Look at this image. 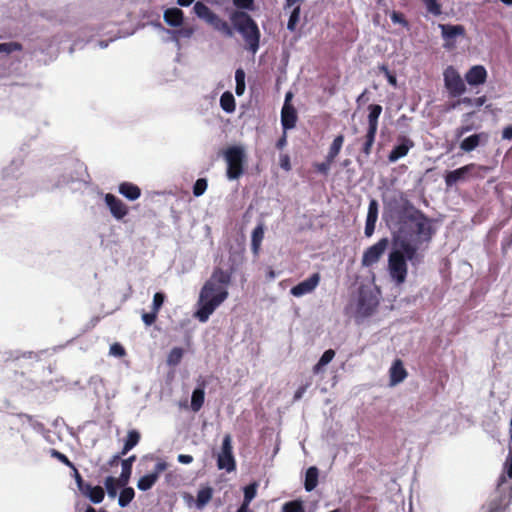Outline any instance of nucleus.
<instances>
[{"instance_id":"1","label":"nucleus","mask_w":512,"mask_h":512,"mask_svg":"<svg viewBox=\"0 0 512 512\" xmlns=\"http://www.w3.org/2000/svg\"><path fill=\"white\" fill-rule=\"evenodd\" d=\"M382 220L391 232L387 271L391 281L400 286L408 275V263L417 267L423 261L419 252L436 234V220L415 206L400 190L388 191L382 196Z\"/></svg>"},{"instance_id":"2","label":"nucleus","mask_w":512,"mask_h":512,"mask_svg":"<svg viewBox=\"0 0 512 512\" xmlns=\"http://www.w3.org/2000/svg\"><path fill=\"white\" fill-rule=\"evenodd\" d=\"M194 15L210 25L215 31L226 38H233L237 32L245 42V49L256 54L260 48L261 32L258 23L252 16L230 18L229 22L222 19L204 2H196L192 8Z\"/></svg>"},{"instance_id":"3","label":"nucleus","mask_w":512,"mask_h":512,"mask_svg":"<svg viewBox=\"0 0 512 512\" xmlns=\"http://www.w3.org/2000/svg\"><path fill=\"white\" fill-rule=\"evenodd\" d=\"M228 296V288L205 282L199 293L194 313L195 318L201 323L207 322Z\"/></svg>"},{"instance_id":"4","label":"nucleus","mask_w":512,"mask_h":512,"mask_svg":"<svg viewBox=\"0 0 512 512\" xmlns=\"http://www.w3.org/2000/svg\"><path fill=\"white\" fill-rule=\"evenodd\" d=\"M53 175L54 183L51 189H60L83 181V174L86 172L84 164L75 159H66L61 167L55 169Z\"/></svg>"},{"instance_id":"5","label":"nucleus","mask_w":512,"mask_h":512,"mask_svg":"<svg viewBox=\"0 0 512 512\" xmlns=\"http://www.w3.org/2000/svg\"><path fill=\"white\" fill-rule=\"evenodd\" d=\"M226 162V177L230 181L238 180L245 171L247 155L245 148L240 144L229 145L223 150Z\"/></svg>"},{"instance_id":"6","label":"nucleus","mask_w":512,"mask_h":512,"mask_svg":"<svg viewBox=\"0 0 512 512\" xmlns=\"http://www.w3.org/2000/svg\"><path fill=\"white\" fill-rule=\"evenodd\" d=\"M443 82L450 98H459L467 91L465 79L461 77L460 73L452 65L445 68Z\"/></svg>"},{"instance_id":"7","label":"nucleus","mask_w":512,"mask_h":512,"mask_svg":"<svg viewBox=\"0 0 512 512\" xmlns=\"http://www.w3.org/2000/svg\"><path fill=\"white\" fill-rule=\"evenodd\" d=\"M216 465L219 470H225L227 473L234 472L237 468L232 436L229 433L223 436L220 451L216 454Z\"/></svg>"},{"instance_id":"8","label":"nucleus","mask_w":512,"mask_h":512,"mask_svg":"<svg viewBox=\"0 0 512 512\" xmlns=\"http://www.w3.org/2000/svg\"><path fill=\"white\" fill-rule=\"evenodd\" d=\"M390 244L391 240L388 237H382L375 244L366 248L362 255L361 265L363 267H370L376 264L384 255Z\"/></svg>"},{"instance_id":"9","label":"nucleus","mask_w":512,"mask_h":512,"mask_svg":"<svg viewBox=\"0 0 512 512\" xmlns=\"http://www.w3.org/2000/svg\"><path fill=\"white\" fill-rule=\"evenodd\" d=\"M378 304L379 300L372 290L360 289L357 301V311L360 315L363 317L371 316Z\"/></svg>"},{"instance_id":"10","label":"nucleus","mask_w":512,"mask_h":512,"mask_svg":"<svg viewBox=\"0 0 512 512\" xmlns=\"http://www.w3.org/2000/svg\"><path fill=\"white\" fill-rule=\"evenodd\" d=\"M438 28L441 31V37L445 41L443 47L445 49H451L456 44L458 37L464 36L466 29L462 24H451L443 23L438 24Z\"/></svg>"},{"instance_id":"11","label":"nucleus","mask_w":512,"mask_h":512,"mask_svg":"<svg viewBox=\"0 0 512 512\" xmlns=\"http://www.w3.org/2000/svg\"><path fill=\"white\" fill-rule=\"evenodd\" d=\"M489 133L478 132L469 136L461 138L459 141V148L466 153H470L478 147H484L489 142Z\"/></svg>"},{"instance_id":"12","label":"nucleus","mask_w":512,"mask_h":512,"mask_svg":"<svg viewBox=\"0 0 512 512\" xmlns=\"http://www.w3.org/2000/svg\"><path fill=\"white\" fill-rule=\"evenodd\" d=\"M104 203L112 217L117 221L123 220L128 215L129 210L127 205L116 195L112 193L104 194Z\"/></svg>"},{"instance_id":"13","label":"nucleus","mask_w":512,"mask_h":512,"mask_svg":"<svg viewBox=\"0 0 512 512\" xmlns=\"http://www.w3.org/2000/svg\"><path fill=\"white\" fill-rule=\"evenodd\" d=\"M321 276L318 272L312 273L306 279L300 281L290 289V294L294 297H302L312 293L319 285Z\"/></svg>"},{"instance_id":"14","label":"nucleus","mask_w":512,"mask_h":512,"mask_svg":"<svg viewBox=\"0 0 512 512\" xmlns=\"http://www.w3.org/2000/svg\"><path fill=\"white\" fill-rule=\"evenodd\" d=\"M413 147L414 142L409 137L405 135L399 136L387 156L388 161L390 163L397 162L399 159L405 157Z\"/></svg>"},{"instance_id":"15","label":"nucleus","mask_w":512,"mask_h":512,"mask_svg":"<svg viewBox=\"0 0 512 512\" xmlns=\"http://www.w3.org/2000/svg\"><path fill=\"white\" fill-rule=\"evenodd\" d=\"M233 9L226 8L228 18L251 16L250 12L256 10L255 0H231Z\"/></svg>"},{"instance_id":"16","label":"nucleus","mask_w":512,"mask_h":512,"mask_svg":"<svg viewBox=\"0 0 512 512\" xmlns=\"http://www.w3.org/2000/svg\"><path fill=\"white\" fill-rule=\"evenodd\" d=\"M379 216V202L375 198H371L368 204V210L365 220L364 235L367 238L373 236L376 228V223Z\"/></svg>"},{"instance_id":"17","label":"nucleus","mask_w":512,"mask_h":512,"mask_svg":"<svg viewBox=\"0 0 512 512\" xmlns=\"http://www.w3.org/2000/svg\"><path fill=\"white\" fill-rule=\"evenodd\" d=\"M476 168L473 165H464L459 168L448 170L444 174V181L447 188H451L460 181H464L471 175V170Z\"/></svg>"},{"instance_id":"18","label":"nucleus","mask_w":512,"mask_h":512,"mask_svg":"<svg viewBox=\"0 0 512 512\" xmlns=\"http://www.w3.org/2000/svg\"><path fill=\"white\" fill-rule=\"evenodd\" d=\"M487 77V70L481 64L471 66L464 75L466 83L471 87L483 85L486 82Z\"/></svg>"},{"instance_id":"19","label":"nucleus","mask_w":512,"mask_h":512,"mask_svg":"<svg viewBox=\"0 0 512 512\" xmlns=\"http://www.w3.org/2000/svg\"><path fill=\"white\" fill-rule=\"evenodd\" d=\"M207 383L202 378L197 380V384L191 394L190 407L193 412H198L203 407L205 402V389Z\"/></svg>"},{"instance_id":"20","label":"nucleus","mask_w":512,"mask_h":512,"mask_svg":"<svg viewBox=\"0 0 512 512\" xmlns=\"http://www.w3.org/2000/svg\"><path fill=\"white\" fill-rule=\"evenodd\" d=\"M298 121L297 110L294 106L283 105L281 109V126L283 131L296 127Z\"/></svg>"},{"instance_id":"21","label":"nucleus","mask_w":512,"mask_h":512,"mask_svg":"<svg viewBox=\"0 0 512 512\" xmlns=\"http://www.w3.org/2000/svg\"><path fill=\"white\" fill-rule=\"evenodd\" d=\"M163 19L168 26L172 28H179L184 24L185 16L184 12L180 8L170 7L164 10Z\"/></svg>"},{"instance_id":"22","label":"nucleus","mask_w":512,"mask_h":512,"mask_svg":"<svg viewBox=\"0 0 512 512\" xmlns=\"http://www.w3.org/2000/svg\"><path fill=\"white\" fill-rule=\"evenodd\" d=\"M407 377V371L400 359H396L392 362L389 369V385L396 386L404 381Z\"/></svg>"},{"instance_id":"23","label":"nucleus","mask_w":512,"mask_h":512,"mask_svg":"<svg viewBox=\"0 0 512 512\" xmlns=\"http://www.w3.org/2000/svg\"><path fill=\"white\" fill-rule=\"evenodd\" d=\"M159 27L171 36L172 41L175 42L178 47L180 45V38L190 39L195 33V28L193 26H184L183 24L179 28L174 29H166L162 27L161 24H159Z\"/></svg>"},{"instance_id":"24","label":"nucleus","mask_w":512,"mask_h":512,"mask_svg":"<svg viewBox=\"0 0 512 512\" xmlns=\"http://www.w3.org/2000/svg\"><path fill=\"white\" fill-rule=\"evenodd\" d=\"M23 166L22 158H14L10 164L3 168L2 179L3 181H15L20 176V170Z\"/></svg>"},{"instance_id":"25","label":"nucleus","mask_w":512,"mask_h":512,"mask_svg":"<svg viewBox=\"0 0 512 512\" xmlns=\"http://www.w3.org/2000/svg\"><path fill=\"white\" fill-rule=\"evenodd\" d=\"M232 273L233 271H225L222 268L216 267L213 270L211 277L206 282H210L214 285L227 288L228 285L231 283Z\"/></svg>"},{"instance_id":"26","label":"nucleus","mask_w":512,"mask_h":512,"mask_svg":"<svg viewBox=\"0 0 512 512\" xmlns=\"http://www.w3.org/2000/svg\"><path fill=\"white\" fill-rule=\"evenodd\" d=\"M118 193L129 201H135L141 196V189L132 182L124 181L118 185Z\"/></svg>"},{"instance_id":"27","label":"nucleus","mask_w":512,"mask_h":512,"mask_svg":"<svg viewBox=\"0 0 512 512\" xmlns=\"http://www.w3.org/2000/svg\"><path fill=\"white\" fill-rule=\"evenodd\" d=\"M265 225L260 222L258 223L251 233V251L254 255H258L261 247V243L264 238Z\"/></svg>"},{"instance_id":"28","label":"nucleus","mask_w":512,"mask_h":512,"mask_svg":"<svg viewBox=\"0 0 512 512\" xmlns=\"http://www.w3.org/2000/svg\"><path fill=\"white\" fill-rule=\"evenodd\" d=\"M319 482V469L316 466H310L305 471L304 489L307 492L313 491Z\"/></svg>"},{"instance_id":"29","label":"nucleus","mask_w":512,"mask_h":512,"mask_svg":"<svg viewBox=\"0 0 512 512\" xmlns=\"http://www.w3.org/2000/svg\"><path fill=\"white\" fill-rule=\"evenodd\" d=\"M136 459V455H131L128 458L121 461L122 470L119 476L120 485H127L129 483L132 475L133 463L136 461Z\"/></svg>"},{"instance_id":"30","label":"nucleus","mask_w":512,"mask_h":512,"mask_svg":"<svg viewBox=\"0 0 512 512\" xmlns=\"http://www.w3.org/2000/svg\"><path fill=\"white\" fill-rule=\"evenodd\" d=\"M382 110H383V108L380 104L373 103L368 106V116H367V121H368L367 129L368 130H373V131L378 130V120L382 113Z\"/></svg>"},{"instance_id":"31","label":"nucleus","mask_w":512,"mask_h":512,"mask_svg":"<svg viewBox=\"0 0 512 512\" xmlns=\"http://www.w3.org/2000/svg\"><path fill=\"white\" fill-rule=\"evenodd\" d=\"M141 439V434L137 429H131L127 432L124 444L121 449V454H127L134 447H136Z\"/></svg>"},{"instance_id":"32","label":"nucleus","mask_w":512,"mask_h":512,"mask_svg":"<svg viewBox=\"0 0 512 512\" xmlns=\"http://www.w3.org/2000/svg\"><path fill=\"white\" fill-rule=\"evenodd\" d=\"M213 489L210 486L202 487L198 490L195 500V507L198 510L203 509L212 499Z\"/></svg>"},{"instance_id":"33","label":"nucleus","mask_w":512,"mask_h":512,"mask_svg":"<svg viewBox=\"0 0 512 512\" xmlns=\"http://www.w3.org/2000/svg\"><path fill=\"white\" fill-rule=\"evenodd\" d=\"M335 354L336 353L333 349L325 350L318 359L317 363L313 366V373L315 375L322 373L325 367L333 360Z\"/></svg>"},{"instance_id":"34","label":"nucleus","mask_w":512,"mask_h":512,"mask_svg":"<svg viewBox=\"0 0 512 512\" xmlns=\"http://www.w3.org/2000/svg\"><path fill=\"white\" fill-rule=\"evenodd\" d=\"M122 489L119 492L118 495V505L121 508H125L130 505V503L133 501L135 497V491L133 487H130L127 485H121Z\"/></svg>"},{"instance_id":"35","label":"nucleus","mask_w":512,"mask_h":512,"mask_svg":"<svg viewBox=\"0 0 512 512\" xmlns=\"http://www.w3.org/2000/svg\"><path fill=\"white\" fill-rule=\"evenodd\" d=\"M219 103L221 109L228 114L233 113L236 109V101L230 91H225L222 93Z\"/></svg>"},{"instance_id":"36","label":"nucleus","mask_w":512,"mask_h":512,"mask_svg":"<svg viewBox=\"0 0 512 512\" xmlns=\"http://www.w3.org/2000/svg\"><path fill=\"white\" fill-rule=\"evenodd\" d=\"M114 476H107L104 480V492L107 493L108 497L114 499L118 495V482Z\"/></svg>"},{"instance_id":"37","label":"nucleus","mask_w":512,"mask_h":512,"mask_svg":"<svg viewBox=\"0 0 512 512\" xmlns=\"http://www.w3.org/2000/svg\"><path fill=\"white\" fill-rule=\"evenodd\" d=\"M21 357L23 358H33V357H36V355L32 352V351H27V352H20V351H5L3 353H0V359L7 362V361H10V360H18L20 359Z\"/></svg>"},{"instance_id":"38","label":"nucleus","mask_w":512,"mask_h":512,"mask_svg":"<svg viewBox=\"0 0 512 512\" xmlns=\"http://www.w3.org/2000/svg\"><path fill=\"white\" fill-rule=\"evenodd\" d=\"M301 16V6L297 5L293 9H290L289 18L287 21V30L290 32H294L297 28V25L300 21Z\"/></svg>"},{"instance_id":"39","label":"nucleus","mask_w":512,"mask_h":512,"mask_svg":"<svg viewBox=\"0 0 512 512\" xmlns=\"http://www.w3.org/2000/svg\"><path fill=\"white\" fill-rule=\"evenodd\" d=\"M157 480L154 475L147 473L139 478L137 481V488L140 491L146 492L149 491L155 484Z\"/></svg>"},{"instance_id":"40","label":"nucleus","mask_w":512,"mask_h":512,"mask_svg":"<svg viewBox=\"0 0 512 512\" xmlns=\"http://www.w3.org/2000/svg\"><path fill=\"white\" fill-rule=\"evenodd\" d=\"M88 384L96 397H100L104 392V381L99 375H93L89 378Z\"/></svg>"},{"instance_id":"41","label":"nucleus","mask_w":512,"mask_h":512,"mask_svg":"<svg viewBox=\"0 0 512 512\" xmlns=\"http://www.w3.org/2000/svg\"><path fill=\"white\" fill-rule=\"evenodd\" d=\"M377 131L368 130L366 131L365 141L362 145V153L365 156H369L371 154L372 147L375 143Z\"/></svg>"},{"instance_id":"42","label":"nucleus","mask_w":512,"mask_h":512,"mask_svg":"<svg viewBox=\"0 0 512 512\" xmlns=\"http://www.w3.org/2000/svg\"><path fill=\"white\" fill-rule=\"evenodd\" d=\"M282 512H305L304 503L300 499L287 501L282 505Z\"/></svg>"},{"instance_id":"43","label":"nucleus","mask_w":512,"mask_h":512,"mask_svg":"<svg viewBox=\"0 0 512 512\" xmlns=\"http://www.w3.org/2000/svg\"><path fill=\"white\" fill-rule=\"evenodd\" d=\"M184 355V350L181 347H173L168 356H167V364L170 366H176L178 365Z\"/></svg>"},{"instance_id":"44","label":"nucleus","mask_w":512,"mask_h":512,"mask_svg":"<svg viewBox=\"0 0 512 512\" xmlns=\"http://www.w3.org/2000/svg\"><path fill=\"white\" fill-rule=\"evenodd\" d=\"M257 483L253 482L249 485L245 486L243 489V501L242 503L245 505H250L252 500L256 497L257 494Z\"/></svg>"},{"instance_id":"45","label":"nucleus","mask_w":512,"mask_h":512,"mask_svg":"<svg viewBox=\"0 0 512 512\" xmlns=\"http://www.w3.org/2000/svg\"><path fill=\"white\" fill-rule=\"evenodd\" d=\"M17 417L20 418V419H25L29 425L31 426V428L36 431L37 433H44L46 431L45 429V426L43 423L35 420L33 418V416L31 415H28V414H25V413H19L17 414Z\"/></svg>"},{"instance_id":"46","label":"nucleus","mask_w":512,"mask_h":512,"mask_svg":"<svg viewBox=\"0 0 512 512\" xmlns=\"http://www.w3.org/2000/svg\"><path fill=\"white\" fill-rule=\"evenodd\" d=\"M426 10L434 15L440 16L442 14V5L439 0H421Z\"/></svg>"},{"instance_id":"47","label":"nucleus","mask_w":512,"mask_h":512,"mask_svg":"<svg viewBox=\"0 0 512 512\" xmlns=\"http://www.w3.org/2000/svg\"><path fill=\"white\" fill-rule=\"evenodd\" d=\"M208 188V180L207 178L201 177L198 178L192 187V192L195 197L202 196Z\"/></svg>"},{"instance_id":"48","label":"nucleus","mask_w":512,"mask_h":512,"mask_svg":"<svg viewBox=\"0 0 512 512\" xmlns=\"http://www.w3.org/2000/svg\"><path fill=\"white\" fill-rule=\"evenodd\" d=\"M104 497V489L100 486H93L92 492L86 496L93 504H100L104 500Z\"/></svg>"},{"instance_id":"49","label":"nucleus","mask_w":512,"mask_h":512,"mask_svg":"<svg viewBox=\"0 0 512 512\" xmlns=\"http://www.w3.org/2000/svg\"><path fill=\"white\" fill-rule=\"evenodd\" d=\"M22 45L18 42L11 41V42H0V53H4L6 55H9L16 51H21Z\"/></svg>"},{"instance_id":"50","label":"nucleus","mask_w":512,"mask_h":512,"mask_svg":"<svg viewBox=\"0 0 512 512\" xmlns=\"http://www.w3.org/2000/svg\"><path fill=\"white\" fill-rule=\"evenodd\" d=\"M165 300H166V295L164 292H162V291L156 292L153 296L151 310L158 314L160 309L164 305Z\"/></svg>"},{"instance_id":"51","label":"nucleus","mask_w":512,"mask_h":512,"mask_svg":"<svg viewBox=\"0 0 512 512\" xmlns=\"http://www.w3.org/2000/svg\"><path fill=\"white\" fill-rule=\"evenodd\" d=\"M378 69H379V71H380L381 73H383V74H384V76H385V78H386L387 82H388L391 86H393V87H397V84H398V82H397V76H396V74H395L394 72H391V71L389 70V68H388V66H387V65L382 64V65H380V66L378 67Z\"/></svg>"},{"instance_id":"52","label":"nucleus","mask_w":512,"mask_h":512,"mask_svg":"<svg viewBox=\"0 0 512 512\" xmlns=\"http://www.w3.org/2000/svg\"><path fill=\"white\" fill-rule=\"evenodd\" d=\"M468 165H473L476 167L471 170V175H470L475 178H483L492 169L489 166L480 165V164H476V163H469Z\"/></svg>"},{"instance_id":"53","label":"nucleus","mask_w":512,"mask_h":512,"mask_svg":"<svg viewBox=\"0 0 512 512\" xmlns=\"http://www.w3.org/2000/svg\"><path fill=\"white\" fill-rule=\"evenodd\" d=\"M343 142H344V136L342 134L337 135L333 139L328 152L335 156H338V154L343 146Z\"/></svg>"},{"instance_id":"54","label":"nucleus","mask_w":512,"mask_h":512,"mask_svg":"<svg viewBox=\"0 0 512 512\" xmlns=\"http://www.w3.org/2000/svg\"><path fill=\"white\" fill-rule=\"evenodd\" d=\"M50 455H51V457L57 459L59 462H61L65 466L73 467L74 463L72 461H70V459L64 453H62L56 449H51Z\"/></svg>"},{"instance_id":"55","label":"nucleus","mask_w":512,"mask_h":512,"mask_svg":"<svg viewBox=\"0 0 512 512\" xmlns=\"http://www.w3.org/2000/svg\"><path fill=\"white\" fill-rule=\"evenodd\" d=\"M390 19L394 24H399L405 28L409 27V22L401 12L392 11L390 13Z\"/></svg>"},{"instance_id":"56","label":"nucleus","mask_w":512,"mask_h":512,"mask_svg":"<svg viewBox=\"0 0 512 512\" xmlns=\"http://www.w3.org/2000/svg\"><path fill=\"white\" fill-rule=\"evenodd\" d=\"M474 129L473 124H462L461 126L457 127L454 132V136L456 140H460L464 137V135Z\"/></svg>"},{"instance_id":"57","label":"nucleus","mask_w":512,"mask_h":512,"mask_svg":"<svg viewBox=\"0 0 512 512\" xmlns=\"http://www.w3.org/2000/svg\"><path fill=\"white\" fill-rule=\"evenodd\" d=\"M167 468H168V464L165 461L161 460L155 464L154 469L149 473L151 475H154L155 479L158 481L161 473L164 472Z\"/></svg>"},{"instance_id":"58","label":"nucleus","mask_w":512,"mask_h":512,"mask_svg":"<svg viewBox=\"0 0 512 512\" xmlns=\"http://www.w3.org/2000/svg\"><path fill=\"white\" fill-rule=\"evenodd\" d=\"M109 353L115 357H123L126 351L122 344L116 342L110 346Z\"/></svg>"},{"instance_id":"59","label":"nucleus","mask_w":512,"mask_h":512,"mask_svg":"<svg viewBox=\"0 0 512 512\" xmlns=\"http://www.w3.org/2000/svg\"><path fill=\"white\" fill-rule=\"evenodd\" d=\"M157 316L158 314L151 310L150 312H143L141 318L146 326H151L156 322Z\"/></svg>"},{"instance_id":"60","label":"nucleus","mask_w":512,"mask_h":512,"mask_svg":"<svg viewBox=\"0 0 512 512\" xmlns=\"http://www.w3.org/2000/svg\"><path fill=\"white\" fill-rule=\"evenodd\" d=\"M504 474H506L509 479H512V454L509 453L504 462Z\"/></svg>"},{"instance_id":"61","label":"nucleus","mask_w":512,"mask_h":512,"mask_svg":"<svg viewBox=\"0 0 512 512\" xmlns=\"http://www.w3.org/2000/svg\"><path fill=\"white\" fill-rule=\"evenodd\" d=\"M77 488L81 492V494L86 497L90 492H92L93 486L90 483L83 480L82 483L77 486Z\"/></svg>"},{"instance_id":"62","label":"nucleus","mask_w":512,"mask_h":512,"mask_svg":"<svg viewBox=\"0 0 512 512\" xmlns=\"http://www.w3.org/2000/svg\"><path fill=\"white\" fill-rule=\"evenodd\" d=\"M246 73L243 68L239 67L235 70V82L236 84H246L245 83Z\"/></svg>"},{"instance_id":"63","label":"nucleus","mask_w":512,"mask_h":512,"mask_svg":"<svg viewBox=\"0 0 512 512\" xmlns=\"http://www.w3.org/2000/svg\"><path fill=\"white\" fill-rule=\"evenodd\" d=\"M368 94H369L368 89H364L363 92L358 95V97L356 98V103H357L358 108H360L362 105H364L365 103H367L369 101Z\"/></svg>"},{"instance_id":"64","label":"nucleus","mask_w":512,"mask_h":512,"mask_svg":"<svg viewBox=\"0 0 512 512\" xmlns=\"http://www.w3.org/2000/svg\"><path fill=\"white\" fill-rule=\"evenodd\" d=\"M330 168H331V166L324 161L317 163L315 165V169L317 170V172H319L320 174H323V175H327L328 172L330 171Z\"/></svg>"}]
</instances>
